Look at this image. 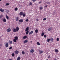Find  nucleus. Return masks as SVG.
I'll list each match as a JSON object with an SVG mask.
<instances>
[{
  "instance_id": "obj_9",
  "label": "nucleus",
  "mask_w": 60,
  "mask_h": 60,
  "mask_svg": "<svg viewBox=\"0 0 60 60\" xmlns=\"http://www.w3.org/2000/svg\"><path fill=\"white\" fill-rule=\"evenodd\" d=\"M11 31V29H9V28L7 30V31L8 32H10V31Z\"/></svg>"
},
{
  "instance_id": "obj_1",
  "label": "nucleus",
  "mask_w": 60,
  "mask_h": 60,
  "mask_svg": "<svg viewBox=\"0 0 60 60\" xmlns=\"http://www.w3.org/2000/svg\"><path fill=\"white\" fill-rule=\"evenodd\" d=\"M15 39H14L13 41L15 42H17V41L18 40L19 38L17 36L15 37Z\"/></svg>"
},
{
  "instance_id": "obj_10",
  "label": "nucleus",
  "mask_w": 60,
  "mask_h": 60,
  "mask_svg": "<svg viewBox=\"0 0 60 60\" xmlns=\"http://www.w3.org/2000/svg\"><path fill=\"white\" fill-rule=\"evenodd\" d=\"M24 14V13H23L22 12H20L19 14V15H20L21 16H22L23 14Z\"/></svg>"
},
{
  "instance_id": "obj_33",
  "label": "nucleus",
  "mask_w": 60,
  "mask_h": 60,
  "mask_svg": "<svg viewBox=\"0 0 60 60\" xmlns=\"http://www.w3.org/2000/svg\"><path fill=\"white\" fill-rule=\"evenodd\" d=\"M28 33H29V31H27V32H26V34H28Z\"/></svg>"
},
{
  "instance_id": "obj_12",
  "label": "nucleus",
  "mask_w": 60,
  "mask_h": 60,
  "mask_svg": "<svg viewBox=\"0 0 60 60\" xmlns=\"http://www.w3.org/2000/svg\"><path fill=\"white\" fill-rule=\"evenodd\" d=\"M16 32H18V31L19 30V28L18 27H16Z\"/></svg>"
},
{
  "instance_id": "obj_18",
  "label": "nucleus",
  "mask_w": 60,
  "mask_h": 60,
  "mask_svg": "<svg viewBox=\"0 0 60 60\" xmlns=\"http://www.w3.org/2000/svg\"><path fill=\"white\" fill-rule=\"evenodd\" d=\"M43 53V51H39V54H42Z\"/></svg>"
},
{
  "instance_id": "obj_5",
  "label": "nucleus",
  "mask_w": 60,
  "mask_h": 60,
  "mask_svg": "<svg viewBox=\"0 0 60 60\" xmlns=\"http://www.w3.org/2000/svg\"><path fill=\"white\" fill-rule=\"evenodd\" d=\"M53 28L52 27H49V28L48 29V31H50V30H52Z\"/></svg>"
},
{
  "instance_id": "obj_40",
  "label": "nucleus",
  "mask_w": 60,
  "mask_h": 60,
  "mask_svg": "<svg viewBox=\"0 0 60 60\" xmlns=\"http://www.w3.org/2000/svg\"><path fill=\"white\" fill-rule=\"evenodd\" d=\"M36 0H32V1L34 2H36Z\"/></svg>"
},
{
  "instance_id": "obj_25",
  "label": "nucleus",
  "mask_w": 60,
  "mask_h": 60,
  "mask_svg": "<svg viewBox=\"0 0 60 60\" xmlns=\"http://www.w3.org/2000/svg\"><path fill=\"white\" fill-rule=\"evenodd\" d=\"M9 44H12V41H9Z\"/></svg>"
},
{
  "instance_id": "obj_53",
  "label": "nucleus",
  "mask_w": 60,
  "mask_h": 60,
  "mask_svg": "<svg viewBox=\"0 0 60 60\" xmlns=\"http://www.w3.org/2000/svg\"><path fill=\"white\" fill-rule=\"evenodd\" d=\"M2 1V0H0V1Z\"/></svg>"
},
{
  "instance_id": "obj_2",
  "label": "nucleus",
  "mask_w": 60,
  "mask_h": 60,
  "mask_svg": "<svg viewBox=\"0 0 60 60\" xmlns=\"http://www.w3.org/2000/svg\"><path fill=\"white\" fill-rule=\"evenodd\" d=\"M15 54H16L17 55L18 54H19V51L17 50H16L15 51Z\"/></svg>"
},
{
  "instance_id": "obj_14",
  "label": "nucleus",
  "mask_w": 60,
  "mask_h": 60,
  "mask_svg": "<svg viewBox=\"0 0 60 60\" xmlns=\"http://www.w3.org/2000/svg\"><path fill=\"white\" fill-rule=\"evenodd\" d=\"M3 21L4 22H6V19H5L4 18V19H3Z\"/></svg>"
},
{
  "instance_id": "obj_38",
  "label": "nucleus",
  "mask_w": 60,
  "mask_h": 60,
  "mask_svg": "<svg viewBox=\"0 0 60 60\" xmlns=\"http://www.w3.org/2000/svg\"><path fill=\"white\" fill-rule=\"evenodd\" d=\"M12 47H11L9 48V49H12Z\"/></svg>"
},
{
  "instance_id": "obj_41",
  "label": "nucleus",
  "mask_w": 60,
  "mask_h": 60,
  "mask_svg": "<svg viewBox=\"0 0 60 60\" xmlns=\"http://www.w3.org/2000/svg\"><path fill=\"white\" fill-rule=\"evenodd\" d=\"M22 15H23V17H24V16H26V14H22Z\"/></svg>"
},
{
  "instance_id": "obj_46",
  "label": "nucleus",
  "mask_w": 60,
  "mask_h": 60,
  "mask_svg": "<svg viewBox=\"0 0 60 60\" xmlns=\"http://www.w3.org/2000/svg\"><path fill=\"white\" fill-rule=\"evenodd\" d=\"M48 58H50V55H49V56H48Z\"/></svg>"
},
{
  "instance_id": "obj_51",
  "label": "nucleus",
  "mask_w": 60,
  "mask_h": 60,
  "mask_svg": "<svg viewBox=\"0 0 60 60\" xmlns=\"http://www.w3.org/2000/svg\"><path fill=\"white\" fill-rule=\"evenodd\" d=\"M48 3H49V4H50V3L49 2H48Z\"/></svg>"
},
{
  "instance_id": "obj_48",
  "label": "nucleus",
  "mask_w": 60,
  "mask_h": 60,
  "mask_svg": "<svg viewBox=\"0 0 60 60\" xmlns=\"http://www.w3.org/2000/svg\"><path fill=\"white\" fill-rule=\"evenodd\" d=\"M47 6H48V5H46L45 6V7H47Z\"/></svg>"
},
{
  "instance_id": "obj_4",
  "label": "nucleus",
  "mask_w": 60,
  "mask_h": 60,
  "mask_svg": "<svg viewBox=\"0 0 60 60\" xmlns=\"http://www.w3.org/2000/svg\"><path fill=\"white\" fill-rule=\"evenodd\" d=\"M28 42V40L27 39L23 41L24 43H27Z\"/></svg>"
},
{
  "instance_id": "obj_42",
  "label": "nucleus",
  "mask_w": 60,
  "mask_h": 60,
  "mask_svg": "<svg viewBox=\"0 0 60 60\" xmlns=\"http://www.w3.org/2000/svg\"><path fill=\"white\" fill-rule=\"evenodd\" d=\"M28 19H27L26 20V22H28Z\"/></svg>"
},
{
  "instance_id": "obj_34",
  "label": "nucleus",
  "mask_w": 60,
  "mask_h": 60,
  "mask_svg": "<svg viewBox=\"0 0 60 60\" xmlns=\"http://www.w3.org/2000/svg\"><path fill=\"white\" fill-rule=\"evenodd\" d=\"M50 41V39L49 38L47 39V42H49Z\"/></svg>"
},
{
  "instance_id": "obj_30",
  "label": "nucleus",
  "mask_w": 60,
  "mask_h": 60,
  "mask_svg": "<svg viewBox=\"0 0 60 60\" xmlns=\"http://www.w3.org/2000/svg\"><path fill=\"white\" fill-rule=\"evenodd\" d=\"M0 18L1 19L2 18H3V15H0Z\"/></svg>"
},
{
  "instance_id": "obj_32",
  "label": "nucleus",
  "mask_w": 60,
  "mask_h": 60,
  "mask_svg": "<svg viewBox=\"0 0 60 60\" xmlns=\"http://www.w3.org/2000/svg\"><path fill=\"white\" fill-rule=\"evenodd\" d=\"M14 56H15V54H14V53H12V56H13V57Z\"/></svg>"
},
{
  "instance_id": "obj_24",
  "label": "nucleus",
  "mask_w": 60,
  "mask_h": 60,
  "mask_svg": "<svg viewBox=\"0 0 60 60\" xmlns=\"http://www.w3.org/2000/svg\"><path fill=\"white\" fill-rule=\"evenodd\" d=\"M55 52H56V53H57L58 52V50L57 49H56L55 50Z\"/></svg>"
},
{
  "instance_id": "obj_26",
  "label": "nucleus",
  "mask_w": 60,
  "mask_h": 60,
  "mask_svg": "<svg viewBox=\"0 0 60 60\" xmlns=\"http://www.w3.org/2000/svg\"><path fill=\"white\" fill-rule=\"evenodd\" d=\"M44 35V33L43 32L41 34V36H43V35Z\"/></svg>"
},
{
  "instance_id": "obj_39",
  "label": "nucleus",
  "mask_w": 60,
  "mask_h": 60,
  "mask_svg": "<svg viewBox=\"0 0 60 60\" xmlns=\"http://www.w3.org/2000/svg\"><path fill=\"white\" fill-rule=\"evenodd\" d=\"M46 18H45L43 19V20H46Z\"/></svg>"
},
{
  "instance_id": "obj_16",
  "label": "nucleus",
  "mask_w": 60,
  "mask_h": 60,
  "mask_svg": "<svg viewBox=\"0 0 60 60\" xmlns=\"http://www.w3.org/2000/svg\"><path fill=\"white\" fill-rule=\"evenodd\" d=\"M27 37V36H25L23 37V38L24 39H26V38Z\"/></svg>"
},
{
  "instance_id": "obj_6",
  "label": "nucleus",
  "mask_w": 60,
  "mask_h": 60,
  "mask_svg": "<svg viewBox=\"0 0 60 60\" xmlns=\"http://www.w3.org/2000/svg\"><path fill=\"white\" fill-rule=\"evenodd\" d=\"M0 11H1L2 12H3L4 11V10H3V9L2 8H1L0 9Z\"/></svg>"
},
{
  "instance_id": "obj_31",
  "label": "nucleus",
  "mask_w": 60,
  "mask_h": 60,
  "mask_svg": "<svg viewBox=\"0 0 60 60\" xmlns=\"http://www.w3.org/2000/svg\"><path fill=\"white\" fill-rule=\"evenodd\" d=\"M50 40H51V41H53V38H51V39H50Z\"/></svg>"
},
{
  "instance_id": "obj_20",
  "label": "nucleus",
  "mask_w": 60,
  "mask_h": 60,
  "mask_svg": "<svg viewBox=\"0 0 60 60\" xmlns=\"http://www.w3.org/2000/svg\"><path fill=\"white\" fill-rule=\"evenodd\" d=\"M19 17H16V21H18L19 20Z\"/></svg>"
},
{
  "instance_id": "obj_23",
  "label": "nucleus",
  "mask_w": 60,
  "mask_h": 60,
  "mask_svg": "<svg viewBox=\"0 0 60 60\" xmlns=\"http://www.w3.org/2000/svg\"><path fill=\"white\" fill-rule=\"evenodd\" d=\"M6 18H7V19H9V17L8 16H7V15H6Z\"/></svg>"
},
{
  "instance_id": "obj_17",
  "label": "nucleus",
  "mask_w": 60,
  "mask_h": 60,
  "mask_svg": "<svg viewBox=\"0 0 60 60\" xmlns=\"http://www.w3.org/2000/svg\"><path fill=\"white\" fill-rule=\"evenodd\" d=\"M28 27H27L25 30V31H28Z\"/></svg>"
},
{
  "instance_id": "obj_11",
  "label": "nucleus",
  "mask_w": 60,
  "mask_h": 60,
  "mask_svg": "<svg viewBox=\"0 0 60 60\" xmlns=\"http://www.w3.org/2000/svg\"><path fill=\"white\" fill-rule=\"evenodd\" d=\"M19 22H23V20L21 19L19 20Z\"/></svg>"
},
{
  "instance_id": "obj_15",
  "label": "nucleus",
  "mask_w": 60,
  "mask_h": 60,
  "mask_svg": "<svg viewBox=\"0 0 60 60\" xmlns=\"http://www.w3.org/2000/svg\"><path fill=\"white\" fill-rule=\"evenodd\" d=\"M38 31L39 30L38 29H36L35 30V32L36 33H38Z\"/></svg>"
},
{
  "instance_id": "obj_7",
  "label": "nucleus",
  "mask_w": 60,
  "mask_h": 60,
  "mask_svg": "<svg viewBox=\"0 0 60 60\" xmlns=\"http://www.w3.org/2000/svg\"><path fill=\"white\" fill-rule=\"evenodd\" d=\"M5 46L6 48H7L8 46H9V44L8 43H7L6 45H5Z\"/></svg>"
},
{
  "instance_id": "obj_44",
  "label": "nucleus",
  "mask_w": 60,
  "mask_h": 60,
  "mask_svg": "<svg viewBox=\"0 0 60 60\" xmlns=\"http://www.w3.org/2000/svg\"><path fill=\"white\" fill-rule=\"evenodd\" d=\"M53 14L54 15H55V14H56V12H53Z\"/></svg>"
},
{
  "instance_id": "obj_28",
  "label": "nucleus",
  "mask_w": 60,
  "mask_h": 60,
  "mask_svg": "<svg viewBox=\"0 0 60 60\" xmlns=\"http://www.w3.org/2000/svg\"><path fill=\"white\" fill-rule=\"evenodd\" d=\"M40 10H42V9H43V8L42 7H40Z\"/></svg>"
},
{
  "instance_id": "obj_50",
  "label": "nucleus",
  "mask_w": 60,
  "mask_h": 60,
  "mask_svg": "<svg viewBox=\"0 0 60 60\" xmlns=\"http://www.w3.org/2000/svg\"><path fill=\"white\" fill-rule=\"evenodd\" d=\"M9 60H12L11 59H9Z\"/></svg>"
},
{
  "instance_id": "obj_19",
  "label": "nucleus",
  "mask_w": 60,
  "mask_h": 60,
  "mask_svg": "<svg viewBox=\"0 0 60 60\" xmlns=\"http://www.w3.org/2000/svg\"><path fill=\"white\" fill-rule=\"evenodd\" d=\"M37 45H38V46L40 45V43L39 42H38L37 43Z\"/></svg>"
},
{
  "instance_id": "obj_29",
  "label": "nucleus",
  "mask_w": 60,
  "mask_h": 60,
  "mask_svg": "<svg viewBox=\"0 0 60 60\" xmlns=\"http://www.w3.org/2000/svg\"><path fill=\"white\" fill-rule=\"evenodd\" d=\"M22 55H24L25 54V52H24L23 51H22Z\"/></svg>"
},
{
  "instance_id": "obj_37",
  "label": "nucleus",
  "mask_w": 60,
  "mask_h": 60,
  "mask_svg": "<svg viewBox=\"0 0 60 60\" xmlns=\"http://www.w3.org/2000/svg\"><path fill=\"white\" fill-rule=\"evenodd\" d=\"M44 36L45 38H46V37H47V35H44Z\"/></svg>"
},
{
  "instance_id": "obj_52",
  "label": "nucleus",
  "mask_w": 60,
  "mask_h": 60,
  "mask_svg": "<svg viewBox=\"0 0 60 60\" xmlns=\"http://www.w3.org/2000/svg\"><path fill=\"white\" fill-rule=\"evenodd\" d=\"M30 42H32V41H31Z\"/></svg>"
},
{
  "instance_id": "obj_43",
  "label": "nucleus",
  "mask_w": 60,
  "mask_h": 60,
  "mask_svg": "<svg viewBox=\"0 0 60 60\" xmlns=\"http://www.w3.org/2000/svg\"><path fill=\"white\" fill-rule=\"evenodd\" d=\"M6 11L7 12V13L9 12V10H6Z\"/></svg>"
},
{
  "instance_id": "obj_35",
  "label": "nucleus",
  "mask_w": 60,
  "mask_h": 60,
  "mask_svg": "<svg viewBox=\"0 0 60 60\" xmlns=\"http://www.w3.org/2000/svg\"><path fill=\"white\" fill-rule=\"evenodd\" d=\"M6 5H7V6L9 5V4L8 3H7L6 4Z\"/></svg>"
},
{
  "instance_id": "obj_36",
  "label": "nucleus",
  "mask_w": 60,
  "mask_h": 60,
  "mask_svg": "<svg viewBox=\"0 0 60 60\" xmlns=\"http://www.w3.org/2000/svg\"><path fill=\"white\" fill-rule=\"evenodd\" d=\"M56 40L57 41H59V38H58L56 39Z\"/></svg>"
},
{
  "instance_id": "obj_3",
  "label": "nucleus",
  "mask_w": 60,
  "mask_h": 60,
  "mask_svg": "<svg viewBox=\"0 0 60 60\" xmlns=\"http://www.w3.org/2000/svg\"><path fill=\"white\" fill-rule=\"evenodd\" d=\"M30 53H34V50L33 49H31L30 51Z\"/></svg>"
},
{
  "instance_id": "obj_27",
  "label": "nucleus",
  "mask_w": 60,
  "mask_h": 60,
  "mask_svg": "<svg viewBox=\"0 0 60 60\" xmlns=\"http://www.w3.org/2000/svg\"><path fill=\"white\" fill-rule=\"evenodd\" d=\"M17 60H20V57L19 56L18 57Z\"/></svg>"
},
{
  "instance_id": "obj_13",
  "label": "nucleus",
  "mask_w": 60,
  "mask_h": 60,
  "mask_svg": "<svg viewBox=\"0 0 60 60\" xmlns=\"http://www.w3.org/2000/svg\"><path fill=\"white\" fill-rule=\"evenodd\" d=\"M33 33V31H32L29 33V35H30V34H31Z\"/></svg>"
},
{
  "instance_id": "obj_21",
  "label": "nucleus",
  "mask_w": 60,
  "mask_h": 60,
  "mask_svg": "<svg viewBox=\"0 0 60 60\" xmlns=\"http://www.w3.org/2000/svg\"><path fill=\"white\" fill-rule=\"evenodd\" d=\"M18 10V8H15V11H17Z\"/></svg>"
},
{
  "instance_id": "obj_45",
  "label": "nucleus",
  "mask_w": 60,
  "mask_h": 60,
  "mask_svg": "<svg viewBox=\"0 0 60 60\" xmlns=\"http://www.w3.org/2000/svg\"><path fill=\"white\" fill-rule=\"evenodd\" d=\"M1 47H2V44H0V49L1 48Z\"/></svg>"
},
{
  "instance_id": "obj_49",
  "label": "nucleus",
  "mask_w": 60,
  "mask_h": 60,
  "mask_svg": "<svg viewBox=\"0 0 60 60\" xmlns=\"http://www.w3.org/2000/svg\"><path fill=\"white\" fill-rule=\"evenodd\" d=\"M41 2H39V4H41Z\"/></svg>"
},
{
  "instance_id": "obj_47",
  "label": "nucleus",
  "mask_w": 60,
  "mask_h": 60,
  "mask_svg": "<svg viewBox=\"0 0 60 60\" xmlns=\"http://www.w3.org/2000/svg\"><path fill=\"white\" fill-rule=\"evenodd\" d=\"M38 19H36L37 21H38Z\"/></svg>"
},
{
  "instance_id": "obj_8",
  "label": "nucleus",
  "mask_w": 60,
  "mask_h": 60,
  "mask_svg": "<svg viewBox=\"0 0 60 60\" xmlns=\"http://www.w3.org/2000/svg\"><path fill=\"white\" fill-rule=\"evenodd\" d=\"M13 32L14 33H15L16 32H17V31L16 30V29L15 28L13 30Z\"/></svg>"
},
{
  "instance_id": "obj_22",
  "label": "nucleus",
  "mask_w": 60,
  "mask_h": 60,
  "mask_svg": "<svg viewBox=\"0 0 60 60\" xmlns=\"http://www.w3.org/2000/svg\"><path fill=\"white\" fill-rule=\"evenodd\" d=\"M29 4L30 6V5L31 6V5H32V3L31 2H30Z\"/></svg>"
}]
</instances>
